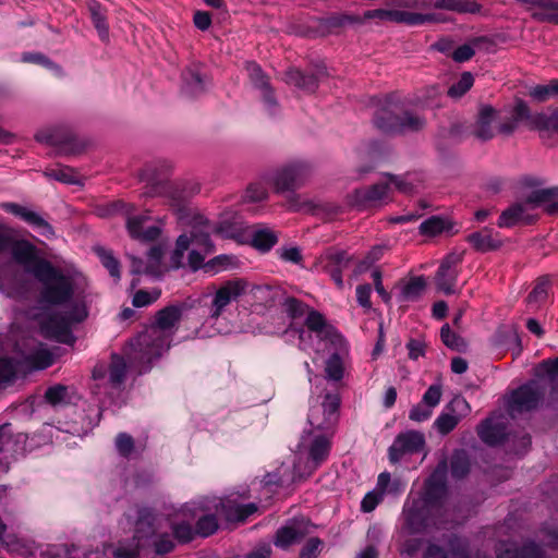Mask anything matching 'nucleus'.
I'll return each mask as SVG.
<instances>
[{"instance_id": "8", "label": "nucleus", "mask_w": 558, "mask_h": 558, "mask_svg": "<svg viewBox=\"0 0 558 558\" xmlns=\"http://www.w3.org/2000/svg\"><path fill=\"white\" fill-rule=\"evenodd\" d=\"M308 435H304L302 437L301 444L299 445V454L302 453V450L308 451V461L306 462L304 469L301 468V461L294 463L293 466V476L292 480H301L305 476H308L316 470L323 461H325L330 451V440L329 436L326 434L316 435L312 439L311 444L307 445ZM301 460V458H299Z\"/></svg>"}, {"instance_id": "10", "label": "nucleus", "mask_w": 558, "mask_h": 558, "mask_svg": "<svg viewBox=\"0 0 558 558\" xmlns=\"http://www.w3.org/2000/svg\"><path fill=\"white\" fill-rule=\"evenodd\" d=\"M181 513L191 520L196 521V535L207 537L218 530V520L213 499H204L185 504L181 508Z\"/></svg>"}, {"instance_id": "12", "label": "nucleus", "mask_w": 558, "mask_h": 558, "mask_svg": "<svg viewBox=\"0 0 558 558\" xmlns=\"http://www.w3.org/2000/svg\"><path fill=\"white\" fill-rule=\"evenodd\" d=\"M544 397V389L531 380L513 390L508 400V411L511 416L529 412L537 408Z\"/></svg>"}, {"instance_id": "54", "label": "nucleus", "mask_w": 558, "mask_h": 558, "mask_svg": "<svg viewBox=\"0 0 558 558\" xmlns=\"http://www.w3.org/2000/svg\"><path fill=\"white\" fill-rule=\"evenodd\" d=\"M325 372L328 379L339 381L343 378V361L338 353H333L329 356L326 362Z\"/></svg>"}, {"instance_id": "58", "label": "nucleus", "mask_w": 558, "mask_h": 558, "mask_svg": "<svg viewBox=\"0 0 558 558\" xmlns=\"http://www.w3.org/2000/svg\"><path fill=\"white\" fill-rule=\"evenodd\" d=\"M116 449L124 458H130L135 450L134 439L126 433H120L116 438Z\"/></svg>"}, {"instance_id": "33", "label": "nucleus", "mask_w": 558, "mask_h": 558, "mask_svg": "<svg viewBox=\"0 0 558 558\" xmlns=\"http://www.w3.org/2000/svg\"><path fill=\"white\" fill-rule=\"evenodd\" d=\"M17 444L8 432V426L0 427V470L7 472L11 460L14 459Z\"/></svg>"}, {"instance_id": "61", "label": "nucleus", "mask_w": 558, "mask_h": 558, "mask_svg": "<svg viewBox=\"0 0 558 558\" xmlns=\"http://www.w3.org/2000/svg\"><path fill=\"white\" fill-rule=\"evenodd\" d=\"M469 472V460L463 452H458L451 460V474L454 477H463Z\"/></svg>"}, {"instance_id": "24", "label": "nucleus", "mask_w": 558, "mask_h": 558, "mask_svg": "<svg viewBox=\"0 0 558 558\" xmlns=\"http://www.w3.org/2000/svg\"><path fill=\"white\" fill-rule=\"evenodd\" d=\"M246 71L254 87L260 90L264 102L268 110L270 113H275L278 107V102L274 97L272 88L269 84L268 77L256 62H247Z\"/></svg>"}, {"instance_id": "11", "label": "nucleus", "mask_w": 558, "mask_h": 558, "mask_svg": "<svg viewBox=\"0 0 558 558\" xmlns=\"http://www.w3.org/2000/svg\"><path fill=\"white\" fill-rule=\"evenodd\" d=\"M161 171L156 166H147L142 174L141 179L149 185V189L145 192L147 196L165 195L171 198L173 206H179L185 196L178 192L167 180V173L169 170L168 166H162Z\"/></svg>"}, {"instance_id": "14", "label": "nucleus", "mask_w": 558, "mask_h": 558, "mask_svg": "<svg viewBox=\"0 0 558 558\" xmlns=\"http://www.w3.org/2000/svg\"><path fill=\"white\" fill-rule=\"evenodd\" d=\"M248 284L243 279H234L225 282L217 289L213 296L209 317L217 319L226 310V307L235 302L245 294Z\"/></svg>"}, {"instance_id": "52", "label": "nucleus", "mask_w": 558, "mask_h": 558, "mask_svg": "<svg viewBox=\"0 0 558 558\" xmlns=\"http://www.w3.org/2000/svg\"><path fill=\"white\" fill-rule=\"evenodd\" d=\"M530 96L537 101H546L551 97L558 96V78L551 80L548 84L532 87Z\"/></svg>"}, {"instance_id": "22", "label": "nucleus", "mask_w": 558, "mask_h": 558, "mask_svg": "<svg viewBox=\"0 0 558 558\" xmlns=\"http://www.w3.org/2000/svg\"><path fill=\"white\" fill-rule=\"evenodd\" d=\"M444 545L446 549L435 544H429L424 558H472L468 551L464 539L457 536H449Z\"/></svg>"}, {"instance_id": "13", "label": "nucleus", "mask_w": 558, "mask_h": 558, "mask_svg": "<svg viewBox=\"0 0 558 558\" xmlns=\"http://www.w3.org/2000/svg\"><path fill=\"white\" fill-rule=\"evenodd\" d=\"M308 174L307 163L293 161L278 169L271 175V182L278 192L293 191L304 183Z\"/></svg>"}, {"instance_id": "7", "label": "nucleus", "mask_w": 558, "mask_h": 558, "mask_svg": "<svg viewBox=\"0 0 558 558\" xmlns=\"http://www.w3.org/2000/svg\"><path fill=\"white\" fill-rule=\"evenodd\" d=\"M155 514L148 508L136 510L134 534L131 541L120 542L113 549L114 558H137L140 550L155 535Z\"/></svg>"}, {"instance_id": "55", "label": "nucleus", "mask_w": 558, "mask_h": 558, "mask_svg": "<svg viewBox=\"0 0 558 558\" xmlns=\"http://www.w3.org/2000/svg\"><path fill=\"white\" fill-rule=\"evenodd\" d=\"M474 83V77L470 72H464L460 76L459 81L453 83L448 89V96L451 98L462 97Z\"/></svg>"}, {"instance_id": "16", "label": "nucleus", "mask_w": 558, "mask_h": 558, "mask_svg": "<svg viewBox=\"0 0 558 558\" xmlns=\"http://www.w3.org/2000/svg\"><path fill=\"white\" fill-rule=\"evenodd\" d=\"M425 447V437L421 432L400 433L388 449L391 463L399 462L403 456L421 452Z\"/></svg>"}, {"instance_id": "40", "label": "nucleus", "mask_w": 558, "mask_h": 558, "mask_svg": "<svg viewBox=\"0 0 558 558\" xmlns=\"http://www.w3.org/2000/svg\"><path fill=\"white\" fill-rule=\"evenodd\" d=\"M126 363L119 354H112L109 367V383L113 388H120L126 376Z\"/></svg>"}, {"instance_id": "48", "label": "nucleus", "mask_w": 558, "mask_h": 558, "mask_svg": "<svg viewBox=\"0 0 558 558\" xmlns=\"http://www.w3.org/2000/svg\"><path fill=\"white\" fill-rule=\"evenodd\" d=\"M426 287L425 279L423 277H415L408 281L401 290L402 301H414L417 300L424 292Z\"/></svg>"}, {"instance_id": "28", "label": "nucleus", "mask_w": 558, "mask_h": 558, "mask_svg": "<svg viewBox=\"0 0 558 558\" xmlns=\"http://www.w3.org/2000/svg\"><path fill=\"white\" fill-rule=\"evenodd\" d=\"M497 111L492 106H482L475 124L474 135L488 141L494 137L493 124L496 121Z\"/></svg>"}, {"instance_id": "51", "label": "nucleus", "mask_w": 558, "mask_h": 558, "mask_svg": "<svg viewBox=\"0 0 558 558\" xmlns=\"http://www.w3.org/2000/svg\"><path fill=\"white\" fill-rule=\"evenodd\" d=\"M440 337L444 344L454 351H465L466 342L462 337L453 332L449 325H444L440 329Z\"/></svg>"}, {"instance_id": "36", "label": "nucleus", "mask_w": 558, "mask_h": 558, "mask_svg": "<svg viewBox=\"0 0 558 558\" xmlns=\"http://www.w3.org/2000/svg\"><path fill=\"white\" fill-rule=\"evenodd\" d=\"M177 520L171 525L174 537L180 543L191 542L196 535L195 529L192 526L194 520H191L190 515L184 517L181 513V509L177 512Z\"/></svg>"}, {"instance_id": "56", "label": "nucleus", "mask_w": 558, "mask_h": 558, "mask_svg": "<svg viewBox=\"0 0 558 558\" xmlns=\"http://www.w3.org/2000/svg\"><path fill=\"white\" fill-rule=\"evenodd\" d=\"M541 113H531L527 105L519 100L513 108L512 118L515 119L519 123L521 121H525L527 126L532 130H536L535 118H537Z\"/></svg>"}, {"instance_id": "3", "label": "nucleus", "mask_w": 558, "mask_h": 558, "mask_svg": "<svg viewBox=\"0 0 558 558\" xmlns=\"http://www.w3.org/2000/svg\"><path fill=\"white\" fill-rule=\"evenodd\" d=\"M446 495L445 483L433 474L425 484L422 496H409L403 505L402 517L404 520L401 535H414L423 533L430 523V517L438 509L441 499Z\"/></svg>"}, {"instance_id": "31", "label": "nucleus", "mask_w": 558, "mask_h": 558, "mask_svg": "<svg viewBox=\"0 0 558 558\" xmlns=\"http://www.w3.org/2000/svg\"><path fill=\"white\" fill-rule=\"evenodd\" d=\"M286 335L291 338H298L299 349L305 352H319L322 350V342L326 339L316 338V333L294 327L287 329Z\"/></svg>"}, {"instance_id": "1", "label": "nucleus", "mask_w": 558, "mask_h": 558, "mask_svg": "<svg viewBox=\"0 0 558 558\" xmlns=\"http://www.w3.org/2000/svg\"><path fill=\"white\" fill-rule=\"evenodd\" d=\"M430 9L474 14L481 11L482 5L476 0H399L396 8L365 11L364 19L421 26L439 22L437 14L428 12Z\"/></svg>"}, {"instance_id": "15", "label": "nucleus", "mask_w": 558, "mask_h": 558, "mask_svg": "<svg viewBox=\"0 0 558 558\" xmlns=\"http://www.w3.org/2000/svg\"><path fill=\"white\" fill-rule=\"evenodd\" d=\"M470 412L471 405L465 400V398L456 396L435 420L434 427L439 434L447 435L452 432L459 422Z\"/></svg>"}, {"instance_id": "6", "label": "nucleus", "mask_w": 558, "mask_h": 558, "mask_svg": "<svg viewBox=\"0 0 558 558\" xmlns=\"http://www.w3.org/2000/svg\"><path fill=\"white\" fill-rule=\"evenodd\" d=\"M88 311L84 302L73 303L64 314H53L44 318L40 323V332L45 338L62 343H73L75 338L71 326L85 320Z\"/></svg>"}, {"instance_id": "2", "label": "nucleus", "mask_w": 558, "mask_h": 558, "mask_svg": "<svg viewBox=\"0 0 558 558\" xmlns=\"http://www.w3.org/2000/svg\"><path fill=\"white\" fill-rule=\"evenodd\" d=\"M184 306L173 304L158 311L154 324L130 341V355L133 361L150 364L170 348Z\"/></svg>"}, {"instance_id": "4", "label": "nucleus", "mask_w": 558, "mask_h": 558, "mask_svg": "<svg viewBox=\"0 0 558 558\" xmlns=\"http://www.w3.org/2000/svg\"><path fill=\"white\" fill-rule=\"evenodd\" d=\"M213 225L203 216H196L192 220L189 233L181 234L177 240L174 256L181 258L185 251L189 253V265L193 270L199 269L205 257L214 252V244L210 240Z\"/></svg>"}, {"instance_id": "47", "label": "nucleus", "mask_w": 558, "mask_h": 558, "mask_svg": "<svg viewBox=\"0 0 558 558\" xmlns=\"http://www.w3.org/2000/svg\"><path fill=\"white\" fill-rule=\"evenodd\" d=\"M22 361L3 357L0 359V387L13 381L16 373L22 368Z\"/></svg>"}, {"instance_id": "34", "label": "nucleus", "mask_w": 558, "mask_h": 558, "mask_svg": "<svg viewBox=\"0 0 558 558\" xmlns=\"http://www.w3.org/2000/svg\"><path fill=\"white\" fill-rule=\"evenodd\" d=\"M399 119L395 111L388 107H381L377 110L374 124L384 133H398Z\"/></svg>"}, {"instance_id": "29", "label": "nucleus", "mask_w": 558, "mask_h": 558, "mask_svg": "<svg viewBox=\"0 0 558 558\" xmlns=\"http://www.w3.org/2000/svg\"><path fill=\"white\" fill-rule=\"evenodd\" d=\"M527 203L532 208L545 206L549 214L558 213V186L533 191L527 197Z\"/></svg>"}, {"instance_id": "59", "label": "nucleus", "mask_w": 558, "mask_h": 558, "mask_svg": "<svg viewBox=\"0 0 558 558\" xmlns=\"http://www.w3.org/2000/svg\"><path fill=\"white\" fill-rule=\"evenodd\" d=\"M520 550H521V547H519L513 542H500L496 547V558H520ZM476 558H490V557H487V556L481 557L480 555H477Z\"/></svg>"}, {"instance_id": "46", "label": "nucleus", "mask_w": 558, "mask_h": 558, "mask_svg": "<svg viewBox=\"0 0 558 558\" xmlns=\"http://www.w3.org/2000/svg\"><path fill=\"white\" fill-rule=\"evenodd\" d=\"M385 178L388 179V184L395 186L401 193H412L416 187V183L418 179L415 174H407V175H392L390 173H385Z\"/></svg>"}, {"instance_id": "49", "label": "nucleus", "mask_w": 558, "mask_h": 558, "mask_svg": "<svg viewBox=\"0 0 558 558\" xmlns=\"http://www.w3.org/2000/svg\"><path fill=\"white\" fill-rule=\"evenodd\" d=\"M449 222L448 220L439 217V216H432L428 219L424 220L420 226V231L424 235H437L441 232L449 229Z\"/></svg>"}, {"instance_id": "43", "label": "nucleus", "mask_w": 558, "mask_h": 558, "mask_svg": "<svg viewBox=\"0 0 558 558\" xmlns=\"http://www.w3.org/2000/svg\"><path fill=\"white\" fill-rule=\"evenodd\" d=\"M535 124L542 137H546L550 134L558 135V109L550 114H539L535 118Z\"/></svg>"}, {"instance_id": "57", "label": "nucleus", "mask_w": 558, "mask_h": 558, "mask_svg": "<svg viewBox=\"0 0 558 558\" xmlns=\"http://www.w3.org/2000/svg\"><path fill=\"white\" fill-rule=\"evenodd\" d=\"M161 295V290L154 288L151 290H138L134 293L132 303L135 307H144L155 303Z\"/></svg>"}, {"instance_id": "35", "label": "nucleus", "mask_w": 558, "mask_h": 558, "mask_svg": "<svg viewBox=\"0 0 558 558\" xmlns=\"http://www.w3.org/2000/svg\"><path fill=\"white\" fill-rule=\"evenodd\" d=\"M468 241L480 252L494 251L501 245V241L495 238L492 231L486 229L470 234Z\"/></svg>"}, {"instance_id": "41", "label": "nucleus", "mask_w": 558, "mask_h": 558, "mask_svg": "<svg viewBox=\"0 0 558 558\" xmlns=\"http://www.w3.org/2000/svg\"><path fill=\"white\" fill-rule=\"evenodd\" d=\"M251 242L256 250L265 253L278 242V236L269 229H258L253 232Z\"/></svg>"}, {"instance_id": "45", "label": "nucleus", "mask_w": 558, "mask_h": 558, "mask_svg": "<svg viewBox=\"0 0 558 558\" xmlns=\"http://www.w3.org/2000/svg\"><path fill=\"white\" fill-rule=\"evenodd\" d=\"M399 124L400 126H398V133L415 132L422 130L425 126L426 120L418 113L405 111L403 116L400 117Z\"/></svg>"}, {"instance_id": "39", "label": "nucleus", "mask_w": 558, "mask_h": 558, "mask_svg": "<svg viewBox=\"0 0 558 558\" xmlns=\"http://www.w3.org/2000/svg\"><path fill=\"white\" fill-rule=\"evenodd\" d=\"M376 486L377 489L381 493L383 497L385 495L399 496L404 492L407 483L399 477L391 478L390 473L383 472L378 475Z\"/></svg>"}, {"instance_id": "9", "label": "nucleus", "mask_w": 558, "mask_h": 558, "mask_svg": "<svg viewBox=\"0 0 558 558\" xmlns=\"http://www.w3.org/2000/svg\"><path fill=\"white\" fill-rule=\"evenodd\" d=\"M340 401L338 392H327L319 404L311 407L307 421L314 430L328 433L333 429L339 418Z\"/></svg>"}, {"instance_id": "23", "label": "nucleus", "mask_w": 558, "mask_h": 558, "mask_svg": "<svg viewBox=\"0 0 558 558\" xmlns=\"http://www.w3.org/2000/svg\"><path fill=\"white\" fill-rule=\"evenodd\" d=\"M216 513H219L229 522H243L250 515L257 511V506L253 502L241 505L230 499H213Z\"/></svg>"}, {"instance_id": "19", "label": "nucleus", "mask_w": 558, "mask_h": 558, "mask_svg": "<svg viewBox=\"0 0 558 558\" xmlns=\"http://www.w3.org/2000/svg\"><path fill=\"white\" fill-rule=\"evenodd\" d=\"M151 217L146 214L128 215L126 230L129 235L140 242L149 243L157 240L161 233L158 225H148Z\"/></svg>"}, {"instance_id": "27", "label": "nucleus", "mask_w": 558, "mask_h": 558, "mask_svg": "<svg viewBox=\"0 0 558 558\" xmlns=\"http://www.w3.org/2000/svg\"><path fill=\"white\" fill-rule=\"evenodd\" d=\"M532 206L527 203H519L506 209L498 219L499 227H512L517 223H530L533 220L527 211Z\"/></svg>"}, {"instance_id": "5", "label": "nucleus", "mask_w": 558, "mask_h": 558, "mask_svg": "<svg viewBox=\"0 0 558 558\" xmlns=\"http://www.w3.org/2000/svg\"><path fill=\"white\" fill-rule=\"evenodd\" d=\"M36 279L43 284L40 300L51 305H64L74 295V281L70 275L56 268L51 263L41 264Z\"/></svg>"}, {"instance_id": "62", "label": "nucleus", "mask_w": 558, "mask_h": 558, "mask_svg": "<svg viewBox=\"0 0 558 558\" xmlns=\"http://www.w3.org/2000/svg\"><path fill=\"white\" fill-rule=\"evenodd\" d=\"M365 21H366V19H364V15L359 16V15H354V14H339L337 16H332L329 20V24L331 26L341 27V26L354 25V24L362 25L365 23Z\"/></svg>"}, {"instance_id": "17", "label": "nucleus", "mask_w": 558, "mask_h": 558, "mask_svg": "<svg viewBox=\"0 0 558 558\" xmlns=\"http://www.w3.org/2000/svg\"><path fill=\"white\" fill-rule=\"evenodd\" d=\"M12 258L15 263L23 266L26 272L33 275L36 278V271L41 264L49 263L47 259L41 258L38 255L37 247L26 240L15 241L10 246Z\"/></svg>"}, {"instance_id": "26", "label": "nucleus", "mask_w": 558, "mask_h": 558, "mask_svg": "<svg viewBox=\"0 0 558 558\" xmlns=\"http://www.w3.org/2000/svg\"><path fill=\"white\" fill-rule=\"evenodd\" d=\"M305 326L307 331L316 333V338H330L332 342L343 343L342 337L326 324L325 317L317 311H310L307 313Z\"/></svg>"}, {"instance_id": "20", "label": "nucleus", "mask_w": 558, "mask_h": 558, "mask_svg": "<svg viewBox=\"0 0 558 558\" xmlns=\"http://www.w3.org/2000/svg\"><path fill=\"white\" fill-rule=\"evenodd\" d=\"M462 262L460 254H449L446 256L435 276L438 290L445 294H453L456 292V283L459 275L458 265Z\"/></svg>"}, {"instance_id": "63", "label": "nucleus", "mask_w": 558, "mask_h": 558, "mask_svg": "<svg viewBox=\"0 0 558 558\" xmlns=\"http://www.w3.org/2000/svg\"><path fill=\"white\" fill-rule=\"evenodd\" d=\"M383 495L377 489V487L372 490V492H368L364 498L362 499V502H361V509L363 512H372L376 507L377 505L383 500Z\"/></svg>"}, {"instance_id": "37", "label": "nucleus", "mask_w": 558, "mask_h": 558, "mask_svg": "<svg viewBox=\"0 0 558 558\" xmlns=\"http://www.w3.org/2000/svg\"><path fill=\"white\" fill-rule=\"evenodd\" d=\"M286 82L305 92H314L318 86L317 77L305 74L299 69H290L286 72Z\"/></svg>"}, {"instance_id": "60", "label": "nucleus", "mask_w": 558, "mask_h": 558, "mask_svg": "<svg viewBox=\"0 0 558 558\" xmlns=\"http://www.w3.org/2000/svg\"><path fill=\"white\" fill-rule=\"evenodd\" d=\"M442 396V385L440 383L433 384L428 387L422 397V402L430 408H436Z\"/></svg>"}, {"instance_id": "42", "label": "nucleus", "mask_w": 558, "mask_h": 558, "mask_svg": "<svg viewBox=\"0 0 558 558\" xmlns=\"http://www.w3.org/2000/svg\"><path fill=\"white\" fill-rule=\"evenodd\" d=\"M184 88L191 96H196L205 88V81L199 71L189 68L183 72Z\"/></svg>"}, {"instance_id": "21", "label": "nucleus", "mask_w": 558, "mask_h": 558, "mask_svg": "<svg viewBox=\"0 0 558 558\" xmlns=\"http://www.w3.org/2000/svg\"><path fill=\"white\" fill-rule=\"evenodd\" d=\"M3 208L12 215L21 218L23 221L37 230L41 235L48 239L54 236L52 226L39 213L33 210L32 208L22 206L16 203H7L3 205Z\"/></svg>"}, {"instance_id": "30", "label": "nucleus", "mask_w": 558, "mask_h": 558, "mask_svg": "<svg viewBox=\"0 0 558 558\" xmlns=\"http://www.w3.org/2000/svg\"><path fill=\"white\" fill-rule=\"evenodd\" d=\"M53 354L43 344L39 343L36 349L25 355L22 363L29 371L45 369L53 364Z\"/></svg>"}, {"instance_id": "18", "label": "nucleus", "mask_w": 558, "mask_h": 558, "mask_svg": "<svg viewBox=\"0 0 558 558\" xmlns=\"http://www.w3.org/2000/svg\"><path fill=\"white\" fill-rule=\"evenodd\" d=\"M391 187L388 182L376 183L367 189L355 190L352 195V204L361 209L377 207L390 201Z\"/></svg>"}, {"instance_id": "44", "label": "nucleus", "mask_w": 558, "mask_h": 558, "mask_svg": "<svg viewBox=\"0 0 558 558\" xmlns=\"http://www.w3.org/2000/svg\"><path fill=\"white\" fill-rule=\"evenodd\" d=\"M351 258L344 251L329 250L322 256L324 268L335 267L347 269L350 265Z\"/></svg>"}, {"instance_id": "25", "label": "nucleus", "mask_w": 558, "mask_h": 558, "mask_svg": "<svg viewBox=\"0 0 558 558\" xmlns=\"http://www.w3.org/2000/svg\"><path fill=\"white\" fill-rule=\"evenodd\" d=\"M306 533L305 521L293 519L277 531L274 544L281 549H287L291 545L301 542Z\"/></svg>"}, {"instance_id": "32", "label": "nucleus", "mask_w": 558, "mask_h": 558, "mask_svg": "<svg viewBox=\"0 0 558 558\" xmlns=\"http://www.w3.org/2000/svg\"><path fill=\"white\" fill-rule=\"evenodd\" d=\"M477 434L485 444L494 446L504 441L506 427L488 417L478 426Z\"/></svg>"}, {"instance_id": "38", "label": "nucleus", "mask_w": 558, "mask_h": 558, "mask_svg": "<svg viewBox=\"0 0 558 558\" xmlns=\"http://www.w3.org/2000/svg\"><path fill=\"white\" fill-rule=\"evenodd\" d=\"M87 7L90 13L93 24L97 29L100 39L107 41L109 38V26L100 3L96 0H89L87 2Z\"/></svg>"}, {"instance_id": "64", "label": "nucleus", "mask_w": 558, "mask_h": 558, "mask_svg": "<svg viewBox=\"0 0 558 558\" xmlns=\"http://www.w3.org/2000/svg\"><path fill=\"white\" fill-rule=\"evenodd\" d=\"M520 558H547L543 549L533 542H527L521 546Z\"/></svg>"}, {"instance_id": "53", "label": "nucleus", "mask_w": 558, "mask_h": 558, "mask_svg": "<svg viewBox=\"0 0 558 558\" xmlns=\"http://www.w3.org/2000/svg\"><path fill=\"white\" fill-rule=\"evenodd\" d=\"M46 401L53 405H62L70 402L69 390L66 386L54 385L49 387L45 392Z\"/></svg>"}, {"instance_id": "50", "label": "nucleus", "mask_w": 558, "mask_h": 558, "mask_svg": "<svg viewBox=\"0 0 558 558\" xmlns=\"http://www.w3.org/2000/svg\"><path fill=\"white\" fill-rule=\"evenodd\" d=\"M95 252L99 257L101 264L108 269L111 277H113L118 281L121 277L120 264L118 259L113 256L112 252L104 247H96Z\"/></svg>"}]
</instances>
